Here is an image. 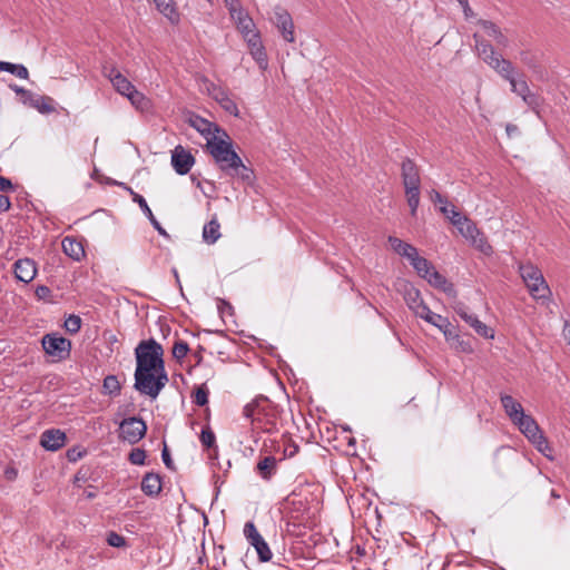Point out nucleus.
I'll return each instance as SVG.
<instances>
[{"mask_svg":"<svg viewBox=\"0 0 570 570\" xmlns=\"http://www.w3.org/2000/svg\"><path fill=\"white\" fill-rule=\"evenodd\" d=\"M473 39L479 57L494 69L503 79L509 81L512 92L521 97L524 104H527L534 112L539 114L542 100L537 94L530 90L524 77L521 76L520 78H517L513 65L497 53L490 42L481 38L478 33L473 35Z\"/></svg>","mask_w":570,"mask_h":570,"instance_id":"f257e3e1","label":"nucleus"},{"mask_svg":"<svg viewBox=\"0 0 570 570\" xmlns=\"http://www.w3.org/2000/svg\"><path fill=\"white\" fill-rule=\"evenodd\" d=\"M208 151L220 170L232 177H237L246 185H253L255 179L254 170L244 165L242 158L233 149L230 140L212 137L208 139Z\"/></svg>","mask_w":570,"mask_h":570,"instance_id":"f03ea898","label":"nucleus"},{"mask_svg":"<svg viewBox=\"0 0 570 570\" xmlns=\"http://www.w3.org/2000/svg\"><path fill=\"white\" fill-rule=\"evenodd\" d=\"M284 411L265 396H257L243 409V415L250 420L253 429L275 433L283 425Z\"/></svg>","mask_w":570,"mask_h":570,"instance_id":"7ed1b4c3","label":"nucleus"},{"mask_svg":"<svg viewBox=\"0 0 570 570\" xmlns=\"http://www.w3.org/2000/svg\"><path fill=\"white\" fill-rule=\"evenodd\" d=\"M401 176L405 189L406 202L411 209V215L415 216L420 205L421 177L419 167L412 159H403L401 164Z\"/></svg>","mask_w":570,"mask_h":570,"instance_id":"20e7f679","label":"nucleus"},{"mask_svg":"<svg viewBox=\"0 0 570 570\" xmlns=\"http://www.w3.org/2000/svg\"><path fill=\"white\" fill-rule=\"evenodd\" d=\"M163 346L154 338L141 341L135 348L136 370L135 371H155L164 363Z\"/></svg>","mask_w":570,"mask_h":570,"instance_id":"39448f33","label":"nucleus"},{"mask_svg":"<svg viewBox=\"0 0 570 570\" xmlns=\"http://www.w3.org/2000/svg\"><path fill=\"white\" fill-rule=\"evenodd\" d=\"M519 271L530 295L534 299H549V296L551 295L550 287L537 266L532 264H524L520 265Z\"/></svg>","mask_w":570,"mask_h":570,"instance_id":"423d86ee","label":"nucleus"},{"mask_svg":"<svg viewBox=\"0 0 570 570\" xmlns=\"http://www.w3.org/2000/svg\"><path fill=\"white\" fill-rule=\"evenodd\" d=\"M520 432L535 446V449L549 458L548 451H551L546 436L542 434L535 420L528 414L522 415L515 422Z\"/></svg>","mask_w":570,"mask_h":570,"instance_id":"0eeeda50","label":"nucleus"},{"mask_svg":"<svg viewBox=\"0 0 570 570\" xmlns=\"http://www.w3.org/2000/svg\"><path fill=\"white\" fill-rule=\"evenodd\" d=\"M42 348L53 361H65L70 356L71 341L58 333H48L42 336Z\"/></svg>","mask_w":570,"mask_h":570,"instance_id":"6e6552de","label":"nucleus"},{"mask_svg":"<svg viewBox=\"0 0 570 570\" xmlns=\"http://www.w3.org/2000/svg\"><path fill=\"white\" fill-rule=\"evenodd\" d=\"M147 432V424L141 417H126L119 423V439L129 444L138 443Z\"/></svg>","mask_w":570,"mask_h":570,"instance_id":"1a4fd4ad","label":"nucleus"},{"mask_svg":"<svg viewBox=\"0 0 570 570\" xmlns=\"http://www.w3.org/2000/svg\"><path fill=\"white\" fill-rule=\"evenodd\" d=\"M244 535L250 546L255 548L259 561L267 562L272 559V551L265 539L258 532L254 522L248 521L245 523Z\"/></svg>","mask_w":570,"mask_h":570,"instance_id":"9d476101","label":"nucleus"},{"mask_svg":"<svg viewBox=\"0 0 570 570\" xmlns=\"http://www.w3.org/2000/svg\"><path fill=\"white\" fill-rule=\"evenodd\" d=\"M273 22L286 42L292 43L295 41L294 22L286 9L276 7Z\"/></svg>","mask_w":570,"mask_h":570,"instance_id":"9b49d317","label":"nucleus"},{"mask_svg":"<svg viewBox=\"0 0 570 570\" xmlns=\"http://www.w3.org/2000/svg\"><path fill=\"white\" fill-rule=\"evenodd\" d=\"M195 164V157L183 146L178 145L171 151V166L178 175H186Z\"/></svg>","mask_w":570,"mask_h":570,"instance_id":"f8f14e48","label":"nucleus"},{"mask_svg":"<svg viewBox=\"0 0 570 570\" xmlns=\"http://www.w3.org/2000/svg\"><path fill=\"white\" fill-rule=\"evenodd\" d=\"M188 122L194 129L202 134L207 141L212 137H217L216 134L219 132H222L226 138H228V135L226 134L225 130L220 129L217 125L203 118L199 115L191 114L188 118ZM206 147L208 148V142L206 144Z\"/></svg>","mask_w":570,"mask_h":570,"instance_id":"ddd939ff","label":"nucleus"},{"mask_svg":"<svg viewBox=\"0 0 570 570\" xmlns=\"http://www.w3.org/2000/svg\"><path fill=\"white\" fill-rule=\"evenodd\" d=\"M104 76L107 77L115 90L121 96H129L136 88L135 86L116 68L104 67Z\"/></svg>","mask_w":570,"mask_h":570,"instance_id":"4468645a","label":"nucleus"},{"mask_svg":"<svg viewBox=\"0 0 570 570\" xmlns=\"http://www.w3.org/2000/svg\"><path fill=\"white\" fill-rule=\"evenodd\" d=\"M112 184L115 185H119L121 186L122 188H125L127 191H129V194L132 196V200L138 204V206L140 207L141 212L147 216V218L149 219L150 224L153 225V227L159 233V235L164 236V237H169L168 233L166 232V229L160 225V223L157 220V218L154 216L150 207L148 206L146 199L135 193L132 190V188L128 187L126 184L124 183H117V181H114Z\"/></svg>","mask_w":570,"mask_h":570,"instance_id":"2eb2a0df","label":"nucleus"},{"mask_svg":"<svg viewBox=\"0 0 570 570\" xmlns=\"http://www.w3.org/2000/svg\"><path fill=\"white\" fill-rule=\"evenodd\" d=\"M135 384L134 387L137 390L140 394L148 395L150 399H156V389H155V382H156V371H135Z\"/></svg>","mask_w":570,"mask_h":570,"instance_id":"dca6fc26","label":"nucleus"},{"mask_svg":"<svg viewBox=\"0 0 570 570\" xmlns=\"http://www.w3.org/2000/svg\"><path fill=\"white\" fill-rule=\"evenodd\" d=\"M456 314L469 324L480 336L492 340L494 337V331L487 324L481 322L475 314L469 313L465 306H459L455 308Z\"/></svg>","mask_w":570,"mask_h":570,"instance_id":"f3484780","label":"nucleus"},{"mask_svg":"<svg viewBox=\"0 0 570 570\" xmlns=\"http://www.w3.org/2000/svg\"><path fill=\"white\" fill-rule=\"evenodd\" d=\"M245 41L247 42L253 59L262 70H265L268 67V58L261 35H250V38L245 39Z\"/></svg>","mask_w":570,"mask_h":570,"instance_id":"a211bd4d","label":"nucleus"},{"mask_svg":"<svg viewBox=\"0 0 570 570\" xmlns=\"http://www.w3.org/2000/svg\"><path fill=\"white\" fill-rule=\"evenodd\" d=\"M13 273L18 281L30 283L37 275V267L33 259L20 258L13 264Z\"/></svg>","mask_w":570,"mask_h":570,"instance_id":"6ab92c4d","label":"nucleus"},{"mask_svg":"<svg viewBox=\"0 0 570 570\" xmlns=\"http://www.w3.org/2000/svg\"><path fill=\"white\" fill-rule=\"evenodd\" d=\"M66 434L59 429H49L42 432L40 444L48 451H57L66 443Z\"/></svg>","mask_w":570,"mask_h":570,"instance_id":"aec40b11","label":"nucleus"},{"mask_svg":"<svg viewBox=\"0 0 570 570\" xmlns=\"http://www.w3.org/2000/svg\"><path fill=\"white\" fill-rule=\"evenodd\" d=\"M421 318L438 327L444 335V337H455L454 336V326L450 323L446 317H443L440 314L433 313L430 308L425 311Z\"/></svg>","mask_w":570,"mask_h":570,"instance_id":"412c9836","label":"nucleus"},{"mask_svg":"<svg viewBox=\"0 0 570 570\" xmlns=\"http://www.w3.org/2000/svg\"><path fill=\"white\" fill-rule=\"evenodd\" d=\"M212 97L219 104V106L229 115L234 117L239 116V109L236 102L229 97L228 92L222 87L213 85V90L209 91Z\"/></svg>","mask_w":570,"mask_h":570,"instance_id":"4be33fe9","label":"nucleus"},{"mask_svg":"<svg viewBox=\"0 0 570 570\" xmlns=\"http://www.w3.org/2000/svg\"><path fill=\"white\" fill-rule=\"evenodd\" d=\"M236 23L237 30L242 33L244 40L250 38V35H258L254 20L249 17L246 10L240 11L230 17Z\"/></svg>","mask_w":570,"mask_h":570,"instance_id":"5701e85b","label":"nucleus"},{"mask_svg":"<svg viewBox=\"0 0 570 570\" xmlns=\"http://www.w3.org/2000/svg\"><path fill=\"white\" fill-rule=\"evenodd\" d=\"M404 299L409 308L413 311L417 317H421L422 314L429 308V306L421 298L420 291L413 286H410L405 289Z\"/></svg>","mask_w":570,"mask_h":570,"instance_id":"b1692460","label":"nucleus"},{"mask_svg":"<svg viewBox=\"0 0 570 570\" xmlns=\"http://www.w3.org/2000/svg\"><path fill=\"white\" fill-rule=\"evenodd\" d=\"M500 401L505 414L512 423L525 414L521 403L514 400L511 395L503 394L501 395Z\"/></svg>","mask_w":570,"mask_h":570,"instance_id":"393cba45","label":"nucleus"},{"mask_svg":"<svg viewBox=\"0 0 570 570\" xmlns=\"http://www.w3.org/2000/svg\"><path fill=\"white\" fill-rule=\"evenodd\" d=\"M476 24L480 26L499 46L507 47L509 43L508 38L502 33L501 29L492 21L479 19Z\"/></svg>","mask_w":570,"mask_h":570,"instance_id":"a878e982","label":"nucleus"},{"mask_svg":"<svg viewBox=\"0 0 570 570\" xmlns=\"http://www.w3.org/2000/svg\"><path fill=\"white\" fill-rule=\"evenodd\" d=\"M61 246L63 253L73 261L79 262L85 256V249L81 242L77 240L75 237H65Z\"/></svg>","mask_w":570,"mask_h":570,"instance_id":"bb28decb","label":"nucleus"},{"mask_svg":"<svg viewBox=\"0 0 570 570\" xmlns=\"http://www.w3.org/2000/svg\"><path fill=\"white\" fill-rule=\"evenodd\" d=\"M141 491L148 497H157L161 491V479L158 474L148 472L141 481Z\"/></svg>","mask_w":570,"mask_h":570,"instance_id":"cd10ccee","label":"nucleus"},{"mask_svg":"<svg viewBox=\"0 0 570 570\" xmlns=\"http://www.w3.org/2000/svg\"><path fill=\"white\" fill-rule=\"evenodd\" d=\"M387 242L395 253L400 256L406 257L409 261L417 253V249L413 245L405 243L395 236H389Z\"/></svg>","mask_w":570,"mask_h":570,"instance_id":"c85d7f7f","label":"nucleus"},{"mask_svg":"<svg viewBox=\"0 0 570 570\" xmlns=\"http://www.w3.org/2000/svg\"><path fill=\"white\" fill-rule=\"evenodd\" d=\"M277 460L272 456L263 458L256 465L258 474L264 480H271V478L276 473Z\"/></svg>","mask_w":570,"mask_h":570,"instance_id":"c756f323","label":"nucleus"},{"mask_svg":"<svg viewBox=\"0 0 570 570\" xmlns=\"http://www.w3.org/2000/svg\"><path fill=\"white\" fill-rule=\"evenodd\" d=\"M130 104L139 111L146 112L151 109V101L142 92L135 89L127 96Z\"/></svg>","mask_w":570,"mask_h":570,"instance_id":"7c9ffc66","label":"nucleus"},{"mask_svg":"<svg viewBox=\"0 0 570 570\" xmlns=\"http://www.w3.org/2000/svg\"><path fill=\"white\" fill-rule=\"evenodd\" d=\"M157 10L168 18L171 22L178 20V12L174 0H153Z\"/></svg>","mask_w":570,"mask_h":570,"instance_id":"2f4dec72","label":"nucleus"},{"mask_svg":"<svg viewBox=\"0 0 570 570\" xmlns=\"http://www.w3.org/2000/svg\"><path fill=\"white\" fill-rule=\"evenodd\" d=\"M220 225L217 219H212L207 224H205L203 228V239L207 244H214L220 237L219 233Z\"/></svg>","mask_w":570,"mask_h":570,"instance_id":"473e14b6","label":"nucleus"},{"mask_svg":"<svg viewBox=\"0 0 570 570\" xmlns=\"http://www.w3.org/2000/svg\"><path fill=\"white\" fill-rule=\"evenodd\" d=\"M458 229L464 238L471 239L473 243H476V237L482 235L476 225L469 217L463 218V223Z\"/></svg>","mask_w":570,"mask_h":570,"instance_id":"72a5a7b5","label":"nucleus"},{"mask_svg":"<svg viewBox=\"0 0 570 570\" xmlns=\"http://www.w3.org/2000/svg\"><path fill=\"white\" fill-rule=\"evenodd\" d=\"M410 263L416 273L423 278H425L434 267L426 258L421 257L419 252L410 259Z\"/></svg>","mask_w":570,"mask_h":570,"instance_id":"f704fd0d","label":"nucleus"},{"mask_svg":"<svg viewBox=\"0 0 570 570\" xmlns=\"http://www.w3.org/2000/svg\"><path fill=\"white\" fill-rule=\"evenodd\" d=\"M0 71L10 72L20 79H28L29 77L28 69L21 63L0 61Z\"/></svg>","mask_w":570,"mask_h":570,"instance_id":"c9c22d12","label":"nucleus"},{"mask_svg":"<svg viewBox=\"0 0 570 570\" xmlns=\"http://www.w3.org/2000/svg\"><path fill=\"white\" fill-rule=\"evenodd\" d=\"M102 389L105 394L114 396L120 393L121 387L116 375H107L104 379Z\"/></svg>","mask_w":570,"mask_h":570,"instance_id":"e433bc0d","label":"nucleus"},{"mask_svg":"<svg viewBox=\"0 0 570 570\" xmlns=\"http://www.w3.org/2000/svg\"><path fill=\"white\" fill-rule=\"evenodd\" d=\"M200 443L205 449H215L217 450L216 445V435L210 429L209 425H206L202 429L200 436H199Z\"/></svg>","mask_w":570,"mask_h":570,"instance_id":"4c0bfd02","label":"nucleus"},{"mask_svg":"<svg viewBox=\"0 0 570 570\" xmlns=\"http://www.w3.org/2000/svg\"><path fill=\"white\" fill-rule=\"evenodd\" d=\"M454 336L455 337H445V340L448 342H451L452 343V346L459 351V352H462V353H472L473 352V347L471 345V343L469 341H465L463 340L456 332V330L454 328Z\"/></svg>","mask_w":570,"mask_h":570,"instance_id":"58836bf2","label":"nucleus"},{"mask_svg":"<svg viewBox=\"0 0 570 570\" xmlns=\"http://www.w3.org/2000/svg\"><path fill=\"white\" fill-rule=\"evenodd\" d=\"M521 61L527 65L534 73L542 75V67L539 63V60L535 55L530 51H521L520 52Z\"/></svg>","mask_w":570,"mask_h":570,"instance_id":"ea45409f","label":"nucleus"},{"mask_svg":"<svg viewBox=\"0 0 570 570\" xmlns=\"http://www.w3.org/2000/svg\"><path fill=\"white\" fill-rule=\"evenodd\" d=\"M208 395H209V390H208L207 385L205 383L200 384V385L196 386V389L191 395L193 402L197 406H205L208 403Z\"/></svg>","mask_w":570,"mask_h":570,"instance_id":"a19ab883","label":"nucleus"},{"mask_svg":"<svg viewBox=\"0 0 570 570\" xmlns=\"http://www.w3.org/2000/svg\"><path fill=\"white\" fill-rule=\"evenodd\" d=\"M156 382H155V389L157 396L161 392V390L166 386L168 383V374L165 370V362L158 366L156 370Z\"/></svg>","mask_w":570,"mask_h":570,"instance_id":"79ce46f5","label":"nucleus"},{"mask_svg":"<svg viewBox=\"0 0 570 570\" xmlns=\"http://www.w3.org/2000/svg\"><path fill=\"white\" fill-rule=\"evenodd\" d=\"M424 279H426L430 285L442 289H445V285L448 284L446 278L441 275L434 267Z\"/></svg>","mask_w":570,"mask_h":570,"instance_id":"37998d69","label":"nucleus"},{"mask_svg":"<svg viewBox=\"0 0 570 570\" xmlns=\"http://www.w3.org/2000/svg\"><path fill=\"white\" fill-rule=\"evenodd\" d=\"M82 321L80 316L70 314L65 321V328L70 334H77L81 328Z\"/></svg>","mask_w":570,"mask_h":570,"instance_id":"c03bdc74","label":"nucleus"},{"mask_svg":"<svg viewBox=\"0 0 570 570\" xmlns=\"http://www.w3.org/2000/svg\"><path fill=\"white\" fill-rule=\"evenodd\" d=\"M51 98L45 96H38L36 98V102L33 104V108H36L41 114H50L53 111V107L50 105Z\"/></svg>","mask_w":570,"mask_h":570,"instance_id":"a18cd8bd","label":"nucleus"},{"mask_svg":"<svg viewBox=\"0 0 570 570\" xmlns=\"http://www.w3.org/2000/svg\"><path fill=\"white\" fill-rule=\"evenodd\" d=\"M189 352V346L184 341H176L173 346V357L177 361H181L184 357H186L187 353Z\"/></svg>","mask_w":570,"mask_h":570,"instance_id":"49530a36","label":"nucleus"},{"mask_svg":"<svg viewBox=\"0 0 570 570\" xmlns=\"http://www.w3.org/2000/svg\"><path fill=\"white\" fill-rule=\"evenodd\" d=\"M146 460V452L142 449H132L129 453V461L135 465H144Z\"/></svg>","mask_w":570,"mask_h":570,"instance_id":"de8ad7c7","label":"nucleus"},{"mask_svg":"<svg viewBox=\"0 0 570 570\" xmlns=\"http://www.w3.org/2000/svg\"><path fill=\"white\" fill-rule=\"evenodd\" d=\"M299 446L292 439L284 436V458H293L298 453Z\"/></svg>","mask_w":570,"mask_h":570,"instance_id":"09e8293b","label":"nucleus"},{"mask_svg":"<svg viewBox=\"0 0 570 570\" xmlns=\"http://www.w3.org/2000/svg\"><path fill=\"white\" fill-rule=\"evenodd\" d=\"M107 543L115 548H121L126 546V539L117 532L110 531L107 534Z\"/></svg>","mask_w":570,"mask_h":570,"instance_id":"8fccbe9b","label":"nucleus"},{"mask_svg":"<svg viewBox=\"0 0 570 570\" xmlns=\"http://www.w3.org/2000/svg\"><path fill=\"white\" fill-rule=\"evenodd\" d=\"M224 3L230 17L235 16L236 13L240 14V11L245 10L240 0H224Z\"/></svg>","mask_w":570,"mask_h":570,"instance_id":"3c124183","label":"nucleus"},{"mask_svg":"<svg viewBox=\"0 0 570 570\" xmlns=\"http://www.w3.org/2000/svg\"><path fill=\"white\" fill-rule=\"evenodd\" d=\"M451 215H448V218L450 219V222L456 226V228L462 225L463 223V218H468L466 216L462 215L460 212H458L455 209L454 206H451Z\"/></svg>","mask_w":570,"mask_h":570,"instance_id":"603ef678","label":"nucleus"},{"mask_svg":"<svg viewBox=\"0 0 570 570\" xmlns=\"http://www.w3.org/2000/svg\"><path fill=\"white\" fill-rule=\"evenodd\" d=\"M161 459L167 469H169L171 471L176 470L174 461L170 456L169 450L166 444L164 445V449L161 451Z\"/></svg>","mask_w":570,"mask_h":570,"instance_id":"864d4df0","label":"nucleus"},{"mask_svg":"<svg viewBox=\"0 0 570 570\" xmlns=\"http://www.w3.org/2000/svg\"><path fill=\"white\" fill-rule=\"evenodd\" d=\"M458 2L460 3V6H461V8L463 10L464 18L466 20H470V19L475 17V13L471 9L468 0H458Z\"/></svg>","mask_w":570,"mask_h":570,"instance_id":"5fc2aeb1","label":"nucleus"},{"mask_svg":"<svg viewBox=\"0 0 570 570\" xmlns=\"http://www.w3.org/2000/svg\"><path fill=\"white\" fill-rule=\"evenodd\" d=\"M9 88L21 97H32V91L24 89L16 83L10 85Z\"/></svg>","mask_w":570,"mask_h":570,"instance_id":"6e6d98bb","label":"nucleus"},{"mask_svg":"<svg viewBox=\"0 0 570 570\" xmlns=\"http://www.w3.org/2000/svg\"><path fill=\"white\" fill-rule=\"evenodd\" d=\"M13 189L12 181L3 176H0V191H10Z\"/></svg>","mask_w":570,"mask_h":570,"instance_id":"4d7b16f0","label":"nucleus"},{"mask_svg":"<svg viewBox=\"0 0 570 570\" xmlns=\"http://www.w3.org/2000/svg\"><path fill=\"white\" fill-rule=\"evenodd\" d=\"M51 294V291L48 286L46 285H39L37 288H36V295L43 299V298H47L48 296H50Z\"/></svg>","mask_w":570,"mask_h":570,"instance_id":"13d9d810","label":"nucleus"},{"mask_svg":"<svg viewBox=\"0 0 570 570\" xmlns=\"http://www.w3.org/2000/svg\"><path fill=\"white\" fill-rule=\"evenodd\" d=\"M82 456L81 451H79L77 448L69 449L67 451V458L70 462H76Z\"/></svg>","mask_w":570,"mask_h":570,"instance_id":"bf43d9fd","label":"nucleus"},{"mask_svg":"<svg viewBox=\"0 0 570 570\" xmlns=\"http://www.w3.org/2000/svg\"><path fill=\"white\" fill-rule=\"evenodd\" d=\"M11 203L8 196L0 194V212H8Z\"/></svg>","mask_w":570,"mask_h":570,"instance_id":"052dcab7","label":"nucleus"},{"mask_svg":"<svg viewBox=\"0 0 570 570\" xmlns=\"http://www.w3.org/2000/svg\"><path fill=\"white\" fill-rule=\"evenodd\" d=\"M431 198H432V200H433L434 203H438V204H440V205H443V204H444V202H446V199H445V198H443V196H442L439 191H436V190H433V194H432V197H431Z\"/></svg>","mask_w":570,"mask_h":570,"instance_id":"680f3d73","label":"nucleus"},{"mask_svg":"<svg viewBox=\"0 0 570 570\" xmlns=\"http://www.w3.org/2000/svg\"><path fill=\"white\" fill-rule=\"evenodd\" d=\"M451 206L452 205L446 200L443 205L440 206V212L448 217V215H451Z\"/></svg>","mask_w":570,"mask_h":570,"instance_id":"e2e57ef3","label":"nucleus"},{"mask_svg":"<svg viewBox=\"0 0 570 570\" xmlns=\"http://www.w3.org/2000/svg\"><path fill=\"white\" fill-rule=\"evenodd\" d=\"M230 311L232 309V305L229 303H227L226 301H220L219 304H218V311L220 312V314H224L225 311Z\"/></svg>","mask_w":570,"mask_h":570,"instance_id":"0e129e2a","label":"nucleus"},{"mask_svg":"<svg viewBox=\"0 0 570 570\" xmlns=\"http://www.w3.org/2000/svg\"><path fill=\"white\" fill-rule=\"evenodd\" d=\"M507 134L511 137L514 134H518L519 128L515 125L508 124L505 127Z\"/></svg>","mask_w":570,"mask_h":570,"instance_id":"69168bd1","label":"nucleus"},{"mask_svg":"<svg viewBox=\"0 0 570 570\" xmlns=\"http://www.w3.org/2000/svg\"><path fill=\"white\" fill-rule=\"evenodd\" d=\"M4 474L8 480H13L17 476V471L14 469H7Z\"/></svg>","mask_w":570,"mask_h":570,"instance_id":"338daca9","label":"nucleus"},{"mask_svg":"<svg viewBox=\"0 0 570 570\" xmlns=\"http://www.w3.org/2000/svg\"><path fill=\"white\" fill-rule=\"evenodd\" d=\"M442 570H466V569L461 567V566H459V564H453V566L446 564V566L443 567Z\"/></svg>","mask_w":570,"mask_h":570,"instance_id":"774afa93","label":"nucleus"}]
</instances>
